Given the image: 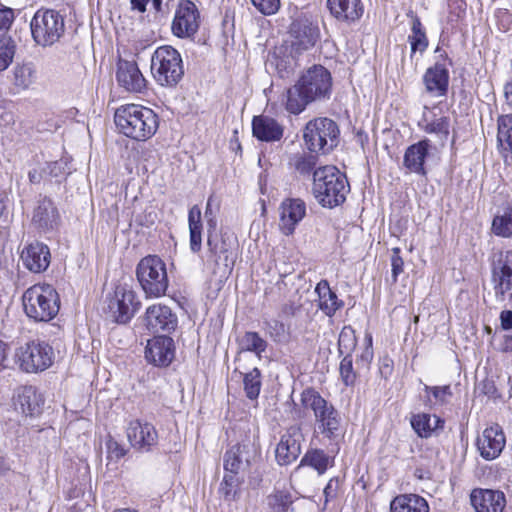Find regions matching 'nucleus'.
<instances>
[{"instance_id":"obj_1","label":"nucleus","mask_w":512,"mask_h":512,"mask_svg":"<svg viewBox=\"0 0 512 512\" xmlns=\"http://www.w3.org/2000/svg\"><path fill=\"white\" fill-rule=\"evenodd\" d=\"M332 76L322 65H313L287 90L286 110L301 113L313 102L329 99L332 93Z\"/></svg>"},{"instance_id":"obj_2","label":"nucleus","mask_w":512,"mask_h":512,"mask_svg":"<svg viewBox=\"0 0 512 512\" xmlns=\"http://www.w3.org/2000/svg\"><path fill=\"white\" fill-rule=\"evenodd\" d=\"M114 121L120 133L136 141L150 139L159 126L157 114L152 109L137 104L117 108Z\"/></svg>"},{"instance_id":"obj_3","label":"nucleus","mask_w":512,"mask_h":512,"mask_svg":"<svg viewBox=\"0 0 512 512\" xmlns=\"http://www.w3.org/2000/svg\"><path fill=\"white\" fill-rule=\"evenodd\" d=\"M350 190L347 177L335 166H323L313 173L312 192L322 207L334 208L342 204Z\"/></svg>"},{"instance_id":"obj_4","label":"nucleus","mask_w":512,"mask_h":512,"mask_svg":"<svg viewBox=\"0 0 512 512\" xmlns=\"http://www.w3.org/2000/svg\"><path fill=\"white\" fill-rule=\"evenodd\" d=\"M301 403L304 408L313 412L316 431L330 440L340 435V413L318 391L313 388L305 389L301 393Z\"/></svg>"},{"instance_id":"obj_5","label":"nucleus","mask_w":512,"mask_h":512,"mask_svg":"<svg viewBox=\"0 0 512 512\" xmlns=\"http://www.w3.org/2000/svg\"><path fill=\"white\" fill-rule=\"evenodd\" d=\"M25 314L36 322H48L59 312L57 291L49 284H35L22 296Z\"/></svg>"},{"instance_id":"obj_6","label":"nucleus","mask_w":512,"mask_h":512,"mask_svg":"<svg viewBox=\"0 0 512 512\" xmlns=\"http://www.w3.org/2000/svg\"><path fill=\"white\" fill-rule=\"evenodd\" d=\"M136 277L146 297H161L168 289L166 264L157 255H147L139 261Z\"/></svg>"},{"instance_id":"obj_7","label":"nucleus","mask_w":512,"mask_h":512,"mask_svg":"<svg viewBox=\"0 0 512 512\" xmlns=\"http://www.w3.org/2000/svg\"><path fill=\"white\" fill-rule=\"evenodd\" d=\"M340 130L335 121L318 117L305 125L303 139L310 152L327 154L338 144Z\"/></svg>"},{"instance_id":"obj_8","label":"nucleus","mask_w":512,"mask_h":512,"mask_svg":"<svg viewBox=\"0 0 512 512\" xmlns=\"http://www.w3.org/2000/svg\"><path fill=\"white\" fill-rule=\"evenodd\" d=\"M151 72L161 86H175L184 75L180 53L171 46L158 47L152 55Z\"/></svg>"},{"instance_id":"obj_9","label":"nucleus","mask_w":512,"mask_h":512,"mask_svg":"<svg viewBox=\"0 0 512 512\" xmlns=\"http://www.w3.org/2000/svg\"><path fill=\"white\" fill-rule=\"evenodd\" d=\"M30 29L32 38L38 46L50 47L64 35L65 20L56 10L41 8L32 17Z\"/></svg>"},{"instance_id":"obj_10","label":"nucleus","mask_w":512,"mask_h":512,"mask_svg":"<svg viewBox=\"0 0 512 512\" xmlns=\"http://www.w3.org/2000/svg\"><path fill=\"white\" fill-rule=\"evenodd\" d=\"M53 357V348L40 340L28 341L15 352L19 367L28 373L46 370L52 365Z\"/></svg>"},{"instance_id":"obj_11","label":"nucleus","mask_w":512,"mask_h":512,"mask_svg":"<svg viewBox=\"0 0 512 512\" xmlns=\"http://www.w3.org/2000/svg\"><path fill=\"white\" fill-rule=\"evenodd\" d=\"M140 305L136 292L129 285L120 284L108 300V313L113 321L125 324L139 310Z\"/></svg>"},{"instance_id":"obj_12","label":"nucleus","mask_w":512,"mask_h":512,"mask_svg":"<svg viewBox=\"0 0 512 512\" xmlns=\"http://www.w3.org/2000/svg\"><path fill=\"white\" fill-rule=\"evenodd\" d=\"M207 246L206 267L212 274L225 277L231 272L235 262L231 247L224 239L213 236L211 233L208 235Z\"/></svg>"},{"instance_id":"obj_13","label":"nucleus","mask_w":512,"mask_h":512,"mask_svg":"<svg viewBox=\"0 0 512 512\" xmlns=\"http://www.w3.org/2000/svg\"><path fill=\"white\" fill-rule=\"evenodd\" d=\"M200 24V12L190 0L179 3L172 22V32L179 38H190L196 34Z\"/></svg>"},{"instance_id":"obj_14","label":"nucleus","mask_w":512,"mask_h":512,"mask_svg":"<svg viewBox=\"0 0 512 512\" xmlns=\"http://www.w3.org/2000/svg\"><path fill=\"white\" fill-rule=\"evenodd\" d=\"M126 434L131 446L140 452H149L158 443V432L154 425L138 419L129 422Z\"/></svg>"},{"instance_id":"obj_15","label":"nucleus","mask_w":512,"mask_h":512,"mask_svg":"<svg viewBox=\"0 0 512 512\" xmlns=\"http://www.w3.org/2000/svg\"><path fill=\"white\" fill-rule=\"evenodd\" d=\"M304 441L301 428L297 425L290 426L281 436L275 451V457L280 465H288L294 462L301 454V444Z\"/></svg>"},{"instance_id":"obj_16","label":"nucleus","mask_w":512,"mask_h":512,"mask_svg":"<svg viewBox=\"0 0 512 512\" xmlns=\"http://www.w3.org/2000/svg\"><path fill=\"white\" fill-rule=\"evenodd\" d=\"M292 46L297 51L312 48L319 39V28L308 17L299 16L290 25Z\"/></svg>"},{"instance_id":"obj_17","label":"nucleus","mask_w":512,"mask_h":512,"mask_svg":"<svg viewBox=\"0 0 512 512\" xmlns=\"http://www.w3.org/2000/svg\"><path fill=\"white\" fill-rule=\"evenodd\" d=\"M505 444V434L498 424L485 428L476 441L480 456L488 461L496 459L503 451Z\"/></svg>"},{"instance_id":"obj_18","label":"nucleus","mask_w":512,"mask_h":512,"mask_svg":"<svg viewBox=\"0 0 512 512\" xmlns=\"http://www.w3.org/2000/svg\"><path fill=\"white\" fill-rule=\"evenodd\" d=\"M470 503L475 512H503L506 497L500 490L474 488L470 493Z\"/></svg>"},{"instance_id":"obj_19","label":"nucleus","mask_w":512,"mask_h":512,"mask_svg":"<svg viewBox=\"0 0 512 512\" xmlns=\"http://www.w3.org/2000/svg\"><path fill=\"white\" fill-rule=\"evenodd\" d=\"M146 327L153 333H171L177 327V317L172 310L162 304L149 306L145 313Z\"/></svg>"},{"instance_id":"obj_20","label":"nucleus","mask_w":512,"mask_h":512,"mask_svg":"<svg viewBox=\"0 0 512 512\" xmlns=\"http://www.w3.org/2000/svg\"><path fill=\"white\" fill-rule=\"evenodd\" d=\"M174 341L168 336H157L149 340L145 349V358L155 366L166 367L174 359Z\"/></svg>"},{"instance_id":"obj_21","label":"nucleus","mask_w":512,"mask_h":512,"mask_svg":"<svg viewBox=\"0 0 512 512\" xmlns=\"http://www.w3.org/2000/svg\"><path fill=\"white\" fill-rule=\"evenodd\" d=\"M306 215V204L299 198H288L280 206V229L285 235H291Z\"/></svg>"},{"instance_id":"obj_22","label":"nucleus","mask_w":512,"mask_h":512,"mask_svg":"<svg viewBox=\"0 0 512 512\" xmlns=\"http://www.w3.org/2000/svg\"><path fill=\"white\" fill-rule=\"evenodd\" d=\"M116 79L119 86L128 92L142 93L146 89V79L135 62L120 60Z\"/></svg>"},{"instance_id":"obj_23","label":"nucleus","mask_w":512,"mask_h":512,"mask_svg":"<svg viewBox=\"0 0 512 512\" xmlns=\"http://www.w3.org/2000/svg\"><path fill=\"white\" fill-rule=\"evenodd\" d=\"M326 6L337 21L347 24L357 22L364 13L361 0H327Z\"/></svg>"},{"instance_id":"obj_24","label":"nucleus","mask_w":512,"mask_h":512,"mask_svg":"<svg viewBox=\"0 0 512 512\" xmlns=\"http://www.w3.org/2000/svg\"><path fill=\"white\" fill-rule=\"evenodd\" d=\"M24 266L34 273L45 271L50 264V250L45 244L35 241L21 252Z\"/></svg>"},{"instance_id":"obj_25","label":"nucleus","mask_w":512,"mask_h":512,"mask_svg":"<svg viewBox=\"0 0 512 512\" xmlns=\"http://www.w3.org/2000/svg\"><path fill=\"white\" fill-rule=\"evenodd\" d=\"M493 279L495 281V293L503 296L512 289V251L501 253L493 267Z\"/></svg>"},{"instance_id":"obj_26","label":"nucleus","mask_w":512,"mask_h":512,"mask_svg":"<svg viewBox=\"0 0 512 512\" xmlns=\"http://www.w3.org/2000/svg\"><path fill=\"white\" fill-rule=\"evenodd\" d=\"M423 81L426 91L435 97L444 96L448 90L449 71L444 64L435 63L424 74Z\"/></svg>"},{"instance_id":"obj_27","label":"nucleus","mask_w":512,"mask_h":512,"mask_svg":"<svg viewBox=\"0 0 512 512\" xmlns=\"http://www.w3.org/2000/svg\"><path fill=\"white\" fill-rule=\"evenodd\" d=\"M253 135L266 142L279 141L284 133V128L275 119L259 115L255 116L252 120Z\"/></svg>"},{"instance_id":"obj_28","label":"nucleus","mask_w":512,"mask_h":512,"mask_svg":"<svg viewBox=\"0 0 512 512\" xmlns=\"http://www.w3.org/2000/svg\"><path fill=\"white\" fill-rule=\"evenodd\" d=\"M33 224L43 231L54 229L59 222V214L49 198L39 200L32 216Z\"/></svg>"},{"instance_id":"obj_29","label":"nucleus","mask_w":512,"mask_h":512,"mask_svg":"<svg viewBox=\"0 0 512 512\" xmlns=\"http://www.w3.org/2000/svg\"><path fill=\"white\" fill-rule=\"evenodd\" d=\"M429 140H421L409 146L404 154L403 164L411 173L426 175L424 162L428 155Z\"/></svg>"},{"instance_id":"obj_30","label":"nucleus","mask_w":512,"mask_h":512,"mask_svg":"<svg viewBox=\"0 0 512 512\" xmlns=\"http://www.w3.org/2000/svg\"><path fill=\"white\" fill-rule=\"evenodd\" d=\"M14 399L15 408L26 416H35L41 411V399L32 386L20 387Z\"/></svg>"},{"instance_id":"obj_31","label":"nucleus","mask_w":512,"mask_h":512,"mask_svg":"<svg viewBox=\"0 0 512 512\" xmlns=\"http://www.w3.org/2000/svg\"><path fill=\"white\" fill-rule=\"evenodd\" d=\"M391 512H429L427 501L416 494L396 496L390 504Z\"/></svg>"},{"instance_id":"obj_32","label":"nucleus","mask_w":512,"mask_h":512,"mask_svg":"<svg viewBox=\"0 0 512 512\" xmlns=\"http://www.w3.org/2000/svg\"><path fill=\"white\" fill-rule=\"evenodd\" d=\"M315 291L319 297V308L327 315L332 316L341 307L342 302L338 301L337 295L330 289L326 280H321Z\"/></svg>"},{"instance_id":"obj_33","label":"nucleus","mask_w":512,"mask_h":512,"mask_svg":"<svg viewBox=\"0 0 512 512\" xmlns=\"http://www.w3.org/2000/svg\"><path fill=\"white\" fill-rule=\"evenodd\" d=\"M333 465V458H331L325 451L321 449H311L306 452L300 461L296 470L302 466H309L314 468L319 475L326 472L328 467Z\"/></svg>"},{"instance_id":"obj_34","label":"nucleus","mask_w":512,"mask_h":512,"mask_svg":"<svg viewBox=\"0 0 512 512\" xmlns=\"http://www.w3.org/2000/svg\"><path fill=\"white\" fill-rule=\"evenodd\" d=\"M246 449L247 445L238 444L226 451L224 456V469L228 474L237 475L243 468L244 461L246 465H249L248 457L244 458Z\"/></svg>"},{"instance_id":"obj_35","label":"nucleus","mask_w":512,"mask_h":512,"mask_svg":"<svg viewBox=\"0 0 512 512\" xmlns=\"http://www.w3.org/2000/svg\"><path fill=\"white\" fill-rule=\"evenodd\" d=\"M439 419L429 414H417L411 418V425L418 436L427 438L436 429Z\"/></svg>"},{"instance_id":"obj_36","label":"nucleus","mask_w":512,"mask_h":512,"mask_svg":"<svg viewBox=\"0 0 512 512\" xmlns=\"http://www.w3.org/2000/svg\"><path fill=\"white\" fill-rule=\"evenodd\" d=\"M36 78V69L32 63H23L14 69V85L20 89H28Z\"/></svg>"},{"instance_id":"obj_37","label":"nucleus","mask_w":512,"mask_h":512,"mask_svg":"<svg viewBox=\"0 0 512 512\" xmlns=\"http://www.w3.org/2000/svg\"><path fill=\"white\" fill-rule=\"evenodd\" d=\"M491 229L496 236L510 238L512 236V208H506L502 214L496 215Z\"/></svg>"},{"instance_id":"obj_38","label":"nucleus","mask_w":512,"mask_h":512,"mask_svg":"<svg viewBox=\"0 0 512 512\" xmlns=\"http://www.w3.org/2000/svg\"><path fill=\"white\" fill-rule=\"evenodd\" d=\"M243 386L246 397L252 401L257 400L262 386L261 372L258 368L244 374Z\"/></svg>"},{"instance_id":"obj_39","label":"nucleus","mask_w":512,"mask_h":512,"mask_svg":"<svg viewBox=\"0 0 512 512\" xmlns=\"http://www.w3.org/2000/svg\"><path fill=\"white\" fill-rule=\"evenodd\" d=\"M497 140L503 149L512 151V114L498 118Z\"/></svg>"},{"instance_id":"obj_40","label":"nucleus","mask_w":512,"mask_h":512,"mask_svg":"<svg viewBox=\"0 0 512 512\" xmlns=\"http://www.w3.org/2000/svg\"><path fill=\"white\" fill-rule=\"evenodd\" d=\"M16 52L14 39L7 35L0 36V71H5L13 62Z\"/></svg>"},{"instance_id":"obj_41","label":"nucleus","mask_w":512,"mask_h":512,"mask_svg":"<svg viewBox=\"0 0 512 512\" xmlns=\"http://www.w3.org/2000/svg\"><path fill=\"white\" fill-rule=\"evenodd\" d=\"M317 162L318 157L316 155L300 153L291 158L290 164L301 175H309L312 171L316 170Z\"/></svg>"},{"instance_id":"obj_42","label":"nucleus","mask_w":512,"mask_h":512,"mask_svg":"<svg viewBox=\"0 0 512 512\" xmlns=\"http://www.w3.org/2000/svg\"><path fill=\"white\" fill-rule=\"evenodd\" d=\"M241 350L256 353L258 356L267 348V342L256 332H246L239 341Z\"/></svg>"},{"instance_id":"obj_43","label":"nucleus","mask_w":512,"mask_h":512,"mask_svg":"<svg viewBox=\"0 0 512 512\" xmlns=\"http://www.w3.org/2000/svg\"><path fill=\"white\" fill-rule=\"evenodd\" d=\"M411 31L412 33L409 35L408 40L410 42L412 52H423L428 46V40L418 17L413 19Z\"/></svg>"},{"instance_id":"obj_44","label":"nucleus","mask_w":512,"mask_h":512,"mask_svg":"<svg viewBox=\"0 0 512 512\" xmlns=\"http://www.w3.org/2000/svg\"><path fill=\"white\" fill-rule=\"evenodd\" d=\"M240 480L236 475L226 473L220 483L219 493L226 501H234L238 495Z\"/></svg>"},{"instance_id":"obj_45","label":"nucleus","mask_w":512,"mask_h":512,"mask_svg":"<svg viewBox=\"0 0 512 512\" xmlns=\"http://www.w3.org/2000/svg\"><path fill=\"white\" fill-rule=\"evenodd\" d=\"M291 504L292 498L288 492L276 491L268 497V505L274 512H286Z\"/></svg>"},{"instance_id":"obj_46","label":"nucleus","mask_w":512,"mask_h":512,"mask_svg":"<svg viewBox=\"0 0 512 512\" xmlns=\"http://www.w3.org/2000/svg\"><path fill=\"white\" fill-rule=\"evenodd\" d=\"M449 126V119L447 117H440L427 123L424 126V131L436 134L440 139H446L449 134Z\"/></svg>"},{"instance_id":"obj_47","label":"nucleus","mask_w":512,"mask_h":512,"mask_svg":"<svg viewBox=\"0 0 512 512\" xmlns=\"http://www.w3.org/2000/svg\"><path fill=\"white\" fill-rule=\"evenodd\" d=\"M339 350L341 353L350 352L356 345L355 331L351 326H344L339 334Z\"/></svg>"},{"instance_id":"obj_48","label":"nucleus","mask_w":512,"mask_h":512,"mask_svg":"<svg viewBox=\"0 0 512 512\" xmlns=\"http://www.w3.org/2000/svg\"><path fill=\"white\" fill-rule=\"evenodd\" d=\"M340 375L346 386L353 385L356 380V373L353 370V362L350 354H347L340 363Z\"/></svg>"},{"instance_id":"obj_49","label":"nucleus","mask_w":512,"mask_h":512,"mask_svg":"<svg viewBox=\"0 0 512 512\" xmlns=\"http://www.w3.org/2000/svg\"><path fill=\"white\" fill-rule=\"evenodd\" d=\"M424 389H425L426 393L432 394V396L434 398L433 404H440V405L446 404L449 402V399L452 397V392H451L449 385L433 386V387L425 385Z\"/></svg>"},{"instance_id":"obj_50","label":"nucleus","mask_w":512,"mask_h":512,"mask_svg":"<svg viewBox=\"0 0 512 512\" xmlns=\"http://www.w3.org/2000/svg\"><path fill=\"white\" fill-rule=\"evenodd\" d=\"M107 458L118 461L126 455L127 450L115 439L109 437L106 441Z\"/></svg>"},{"instance_id":"obj_51","label":"nucleus","mask_w":512,"mask_h":512,"mask_svg":"<svg viewBox=\"0 0 512 512\" xmlns=\"http://www.w3.org/2000/svg\"><path fill=\"white\" fill-rule=\"evenodd\" d=\"M189 232H202L201 209L198 205L190 208L188 213Z\"/></svg>"},{"instance_id":"obj_52","label":"nucleus","mask_w":512,"mask_h":512,"mask_svg":"<svg viewBox=\"0 0 512 512\" xmlns=\"http://www.w3.org/2000/svg\"><path fill=\"white\" fill-rule=\"evenodd\" d=\"M15 20V12L12 8L0 4V32H6L10 29Z\"/></svg>"},{"instance_id":"obj_53","label":"nucleus","mask_w":512,"mask_h":512,"mask_svg":"<svg viewBox=\"0 0 512 512\" xmlns=\"http://www.w3.org/2000/svg\"><path fill=\"white\" fill-rule=\"evenodd\" d=\"M253 5L264 15L275 14L280 7V0H251Z\"/></svg>"},{"instance_id":"obj_54","label":"nucleus","mask_w":512,"mask_h":512,"mask_svg":"<svg viewBox=\"0 0 512 512\" xmlns=\"http://www.w3.org/2000/svg\"><path fill=\"white\" fill-rule=\"evenodd\" d=\"M392 257H391V266H392V277L393 281H397V277L399 274L403 272L404 262L400 256V248L395 247L392 249Z\"/></svg>"},{"instance_id":"obj_55","label":"nucleus","mask_w":512,"mask_h":512,"mask_svg":"<svg viewBox=\"0 0 512 512\" xmlns=\"http://www.w3.org/2000/svg\"><path fill=\"white\" fill-rule=\"evenodd\" d=\"M265 324L266 329L271 337H273L275 341H280V337L283 336L285 332L284 324L278 320H271Z\"/></svg>"},{"instance_id":"obj_56","label":"nucleus","mask_w":512,"mask_h":512,"mask_svg":"<svg viewBox=\"0 0 512 512\" xmlns=\"http://www.w3.org/2000/svg\"><path fill=\"white\" fill-rule=\"evenodd\" d=\"M190 233V249L197 253L202 247V232H189Z\"/></svg>"},{"instance_id":"obj_57","label":"nucleus","mask_w":512,"mask_h":512,"mask_svg":"<svg viewBox=\"0 0 512 512\" xmlns=\"http://www.w3.org/2000/svg\"><path fill=\"white\" fill-rule=\"evenodd\" d=\"M500 323L503 330L512 329V311L503 310L500 313Z\"/></svg>"},{"instance_id":"obj_58","label":"nucleus","mask_w":512,"mask_h":512,"mask_svg":"<svg viewBox=\"0 0 512 512\" xmlns=\"http://www.w3.org/2000/svg\"><path fill=\"white\" fill-rule=\"evenodd\" d=\"M337 488H338L337 480L331 479L327 483L326 487L324 488V495L326 497V501H328L329 499L334 498L336 496Z\"/></svg>"},{"instance_id":"obj_59","label":"nucleus","mask_w":512,"mask_h":512,"mask_svg":"<svg viewBox=\"0 0 512 512\" xmlns=\"http://www.w3.org/2000/svg\"><path fill=\"white\" fill-rule=\"evenodd\" d=\"M504 97L506 105L512 110V79L504 85Z\"/></svg>"},{"instance_id":"obj_60","label":"nucleus","mask_w":512,"mask_h":512,"mask_svg":"<svg viewBox=\"0 0 512 512\" xmlns=\"http://www.w3.org/2000/svg\"><path fill=\"white\" fill-rule=\"evenodd\" d=\"M150 0H130L132 8L138 10L139 12L146 11V5Z\"/></svg>"},{"instance_id":"obj_61","label":"nucleus","mask_w":512,"mask_h":512,"mask_svg":"<svg viewBox=\"0 0 512 512\" xmlns=\"http://www.w3.org/2000/svg\"><path fill=\"white\" fill-rule=\"evenodd\" d=\"M28 177H29V180L31 183H39L42 180L43 175L40 170L33 169V170L29 171Z\"/></svg>"},{"instance_id":"obj_62","label":"nucleus","mask_w":512,"mask_h":512,"mask_svg":"<svg viewBox=\"0 0 512 512\" xmlns=\"http://www.w3.org/2000/svg\"><path fill=\"white\" fill-rule=\"evenodd\" d=\"M7 195L6 192L0 187V217L3 215L7 208Z\"/></svg>"},{"instance_id":"obj_63","label":"nucleus","mask_w":512,"mask_h":512,"mask_svg":"<svg viewBox=\"0 0 512 512\" xmlns=\"http://www.w3.org/2000/svg\"><path fill=\"white\" fill-rule=\"evenodd\" d=\"M372 357L373 352L369 347H367L362 353L360 360L368 364L371 361Z\"/></svg>"},{"instance_id":"obj_64","label":"nucleus","mask_w":512,"mask_h":512,"mask_svg":"<svg viewBox=\"0 0 512 512\" xmlns=\"http://www.w3.org/2000/svg\"><path fill=\"white\" fill-rule=\"evenodd\" d=\"M206 219H207V225H208L209 230H215L216 226H217V221H216L215 216L206 217Z\"/></svg>"}]
</instances>
